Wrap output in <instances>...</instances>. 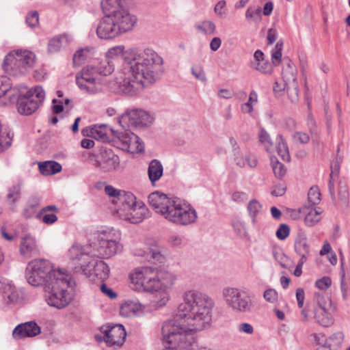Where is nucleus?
<instances>
[{"label": "nucleus", "mask_w": 350, "mask_h": 350, "mask_svg": "<svg viewBox=\"0 0 350 350\" xmlns=\"http://www.w3.org/2000/svg\"><path fill=\"white\" fill-rule=\"evenodd\" d=\"M112 139L123 150L131 153L141 152L144 150V144L140 141L137 135L133 132L125 130L124 131H116Z\"/></svg>", "instance_id": "nucleus-15"}, {"label": "nucleus", "mask_w": 350, "mask_h": 350, "mask_svg": "<svg viewBox=\"0 0 350 350\" xmlns=\"http://www.w3.org/2000/svg\"><path fill=\"white\" fill-rule=\"evenodd\" d=\"M234 162L239 167H245L247 165L251 168H254L258 165L256 157L251 152L243 154L241 152H237L234 154Z\"/></svg>", "instance_id": "nucleus-29"}, {"label": "nucleus", "mask_w": 350, "mask_h": 350, "mask_svg": "<svg viewBox=\"0 0 350 350\" xmlns=\"http://www.w3.org/2000/svg\"><path fill=\"white\" fill-rule=\"evenodd\" d=\"M101 334H95V339L101 342L105 341L107 345L117 348L121 347L126 339V333L120 324L103 325L100 327Z\"/></svg>", "instance_id": "nucleus-13"}, {"label": "nucleus", "mask_w": 350, "mask_h": 350, "mask_svg": "<svg viewBox=\"0 0 350 350\" xmlns=\"http://www.w3.org/2000/svg\"><path fill=\"white\" fill-rule=\"evenodd\" d=\"M282 79L287 85V94L291 100L295 101L298 96V85L295 69L290 59H287L286 66L282 69Z\"/></svg>", "instance_id": "nucleus-19"}, {"label": "nucleus", "mask_w": 350, "mask_h": 350, "mask_svg": "<svg viewBox=\"0 0 350 350\" xmlns=\"http://www.w3.org/2000/svg\"><path fill=\"white\" fill-rule=\"evenodd\" d=\"M92 136L97 140L108 142L113 137L115 131L105 124L95 125L90 131Z\"/></svg>", "instance_id": "nucleus-28"}, {"label": "nucleus", "mask_w": 350, "mask_h": 350, "mask_svg": "<svg viewBox=\"0 0 350 350\" xmlns=\"http://www.w3.org/2000/svg\"><path fill=\"white\" fill-rule=\"evenodd\" d=\"M27 25L33 28L36 27L39 23V14L37 11H32L29 12L26 16Z\"/></svg>", "instance_id": "nucleus-56"}, {"label": "nucleus", "mask_w": 350, "mask_h": 350, "mask_svg": "<svg viewBox=\"0 0 350 350\" xmlns=\"http://www.w3.org/2000/svg\"><path fill=\"white\" fill-rule=\"evenodd\" d=\"M39 205V199L36 197L31 198L27 204V208L24 211L23 215L26 217H29L36 211V207Z\"/></svg>", "instance_id": "nucleus-52"}, {"label": "nucleus", "mask_w": 350, "mask_h": 350, "mask_svg": "<svg viewBox=\"0 0 350 350\" xmlns=\"http://www.w3.org/2000/svg\"><path fill=\"white\" fill-rule=\"evenodd\" d=\"M46 224L50 225L57 220V217L55 213H44L41 216H38Z\"/></svg>", "instance_id": "nucleus-63"}, {"label": "nucleus", "mask_w": 350, "mask_h": 350, "mask_svg": "<svg viewBox=\"0 0 350 350\" xmlns=\"http://www.w3.org/2000/svg\"><path fill=\"white\" fill-rule=\"evenodd\" d=\"M147 255L154 262H162L164 260V256L161 254L159 247L157 245L149 248Z\"/></svg>", "instance_id": "nucleus-49"}, {"label": "nucleus", "mask_w": 350, "mask_h": 350, "mask_svg": "<svg viewBox=\"0 0 350 350\" xmlns=\"http://www.w3.org/2000/svg\"><path fill=\"white\" fill-rule=\"evenodd\" d=\"M0 295L8 304L17 303L21 298L16 287L10 283L0 282Z\"/></svg>", "instance_id": "nucleus-26"}, {"label": "nucleus", "mask_w": 350, "mask_h": 350, "mask_svg": "<svg viewBox=\"0 0 350 350\" xmlns=\"http://www.w3.org/2000/svg\"><path fill=\"white\" fill-rule=\"evenodd\" d=\"M44 98L45 92L40 86L25 91L18 101V113L25 116L33 113L44 101Z\"/></svg>", "instance_id": "nucleus-11"}, {"label": "nucleus", "mask_w": 350, "mask_h": 350, "mask_svg": "<svg viewBox=\"0 0 350 350\" xmlns=\"http://www.w3.org/2000/svg\"><path fill=\"white\" fill-rule=\"evenodd\" d=\"M57 273H65L61 269H53L52 264L44 259H35L29 262L26 269V278L33 286H46L49 280L57 278Z\"/></svg>", "instance_id": "nucleus-8"}, {"label": "nucleus", "mask_w": 350, "mask_h": 350, "mask_svg": "<svg viewBox=\"0 0 350 350\" xmlns=\"http://www.w3.org/2000/svg\"><path fill=\"white\" fill-rule=\"evenodd\" d=\"M322 210L320 208L311 209L305 216L304 222L308 226H314L321 220Z\"/></svg>", "instance_id": "nucleus-38"}, {"label": "nucleus", "mask_w": 350, "mask_h": 350, "mask_svg": "<svg viewBox=\"0 0 350 350\" xmlns=\"http://www.w3.org/2000/svg\"><path fill=\"white\" fill-rule=\"evenodd\" d=\"M330 305L331 299L328 297L319 292L314 293L312 303L307 304L301 311L302 320L306 322L313 317L319 325L329 327L334 323L332 315L328 312Z\"/></svg>", "instance_id": "nucleus-6"}, {"label": "nucleus", "mask_w": 350, "mask_h": 350, "mask_svg": "<svg viewBox=\"0 0 350 350\" xmlns=\"http://www.w3.org/2000/svg\"><path fill=\"white\" fill-rule=\"evenodd\" d=\"M149 212L145 204L139 201L133 207L129 208L126 212H120L121 219L129 221L132 224H138L148 216Z\"/></svg>", "instance_id": "nucleus-20"}, {"label": "nucleus", "mask_w": 350, "mask_h": 350, "mask_svg": "<svg viewBox=\"0 0 350 350\" xmlns=\"http://www.w3.org/2000/svg\"><path fill=\"white\" fill-rule=\"evenodd\" d=\"M308 202L312 205L317 204L321 201V193L317 187H312L308 193Z\"/></svg>", "instance_id": "nucleus-51"}, {"label": "nucleus", "mask_w": 350, "mask_h": 350, "mask_svg": "<svg viewBox=\"0 0 350 350\" xmlns=\"http://www.w3.org/2000/svg\"><path fill=\"white\" fill-rule=\"evenodd\" d=\"M247 211L254 224L256 222V217L262 211V206L256 200H252L247 204Z\"/></svg>", "instance_id": "nucleus-41"}, {"label": "nucleus", "mask_w": 350, "mask_h": 350, "mask_svg": "<svg viewBox=\"0 0 350 350\" xmlns=\"http://www.w3.org/2000/svg\"><path fill=\"white\" fill-rule=\"evenodd\" d=\"M13 134L10 132H1V125L0 124V152L8 149L12 140Z\"/></svg>", "instance_id": "nucleus-46"}, {"label": "nucleus", "mask_w": 350, "mask_h": 350, "mask_svg": "<svg viewBox=\"0 0 350 350\" xmlns=\"http://www.w3.org/2000/svg\"><path fill=\"white\" fill-rule=\"evenodd\" d=\"M258 102V94L254 90H252L249 95V98L247 102L243 103L241 109V111L244 113H251L253 111V106Z\"/></svg>", "instance_id": "nucleus-44"}, {"label": "nucleus", "mask_w": 350, "mask_h": 350, "mask_svg": "<svg viewBox=\"0 0 350 350\" xmlns=\"http://www.w3.org/2000/svg\"><path fill=\"white\" fill-rule=\"evenodd\" d=\"M283 48V42L279 41L271 51V64L274 66H278L281 62L282 51Z\"/></svg>", "instance_id": "nucleus-45"}, {"label": "nucleus", "mask_w": 350, "mask_h": 350, "mask_svg": "<svg viewBox=\"0 0 350 350\" xmlns=\"http://www.w3.org/2000/svg\"><path fill=\"white\" fill-rule=\"evenodd\" d=\"M214 300L196 290L186 291L175 317L161 328L164 350H190L196 342L193 331L208 328L212 322Z\"/></svg>", "instance_id": "nucleus-1"}, {"label": "nucleus", "mask_w": 350, "mask_h": 350, "mask_svg": "<svg viewBox=\"0 0 350 350\" xmlns=\"http://www.w3.org/2000/svg\"><path fill=\"white\" fill-rule=\"evenodd\" d=\"M332 284V280L330 278L327 276L323 277L319 279L315 282V286L321 290L327 289Z\"/></svg>", "instance_id": "nucleus-60"}, {"label": "nucleus", "mask_w": 350, "mask_h": 350, "mask_svg": "<svg viewBox=\"0 0 350 350\" xmlns=\"http://www.w3.org/2000/svg\"><path fill=\"white\" fill-rule=\"evenodd\" d=\"M156 294L154 299L152 301V306L159 308L166 305L170 299V293L166 289H160L154 291Z\"/></svg>", "instance_id": "nucleus-36"}, {"label": "nucleus", "mask_w": 350, "mask_h": 350, "mask_svg": "<svg viewBox=\"0 0 350 350\" xmlns=\"http://www.w3.org/2000/svg\"><path fill=\"white\" fill-rule=\"evenodd\" d=\"M155 291L166 289L171 287L175 280L174 276L167 271H157L154 269Z\"/></svg>", "instance_id": "nucleus-27"}, {"label": "nucleus", "mask_w": 350, "mask_h": 350, "mask_svg": "<svg viewBox=\"0 0 350 350\" xmlns=\"http://www.w3.org/2000/svg\"><path fill=\"white\" fill-rule=\"evenodd\" d=\"M70 41L66 35H60L51 38L48 43V51L51 53L58 52L62 47L66 46Z\"/></svg>", "instance_id": "nucleus-33"}, {"label": "nucleus", "mask_w": 350, "mask_h": 350, "mask_svg": "<svg viewBox=\"0 0 350 350\" xmlns=\"http://www.w3.org/2000/svg\"><path fill=\"white\" fill-rule=\"evenodd\" d=\"M21 187L20 184L14 185L8 188L6 199L9 204H14L19 200L21 198Z\"/></svg>", "instance_id": "nucleus-42"}, {"label": "nucleus", "mask_w": 350, "mask_h": 350, "mask_svg": "<svg viewBox=\"0 0 350 350\" xmlns=\"http://www.w3.org/2000/svg\"><path fill=\"white\" fill-rule=\"evenodd\" d=\"M261 12L262 10L260 7L257 8L250 7L245 12V18L247 21L252 20L256 23H259L261 21Z\"/></svg>", "instance_id": "nucleus-48"}, {"label": "nucleus", "mask_w": 350, "mask_h": 350, "mask_svg": "<svg viewBox=\"0 0 350 350\" xmlns=\"http://www.w3.org/2000/svg\"><path fill=\"white\" fill-rule=\"evenodd\" d=\"M148 201L155 213L175 224L187 226L197 219L196 210L179 198H169L166 194L157 191L148 196Z\"/></svg>", "instance_id": "nucleus-4"}, {"label": "nucleus", "mask_w": 350, "mask_h": 350, "mask_svg": "<svg viewBox=\"0 0 350 350\" xmlns=\"http://www.w3.org/2000/svg\"><path fill=\"white\" fill-rule=\"evenodd\" d=\"M19 253L26 258L38 255L40 250L36 239L29 235L22 237L19 245Z\"/></svg>", "instance_id": "nucleus-25"}, {"label": "nucleus", "mask_w": 350, "mask_h": 350, "mask_svg": "<svg viewBox=\"0 0 350 350\" xmlns=\"http://www.w3.org/2000/svg\"><path fill=\"white\" fill-rule=\"evenodd\" d=\"M273 64L268 60L264 59L259 62H252V67L264 75H271L273 72Z\"/></svg>", "instance_id": "nucleus-43"}, {"label": "nucleus", "mask_w": 350, "mask_h": 350, "mask_svg": "<svg viewBox=\"0 0 350 350\" xmlns=\"http://www.w3.org/2000/svg\"><path fill=\"white\" fill-rule=\"evenodd\" d=\"M152 117L142 109H128L118 118L119 124L124 129L147 126L152 123Z\"/></svg>", "instance_id": "nucleus-14"}, {"label": "nucleus", "mask_w": 350, "mask_h": 350, "mask_svg": "<svg viewBox=\"0 0 350 350\" xmlns=\"http://www.w3.org/2000/svg\"><path fill=\"white\" fill-rule=\"evenodd\" d=\"M277 151L278 155L284 161H289L291 157L288 152V148L286 143L284 141L282 136L279 135L277 138Z\"/></svg>", "instance_id": "nucleus-40"}, {"label": "nucleus", "mask_w": 350, "mask_h": 350, "mask_svg": "<svg viewBox=\"0 0 350 350\" xmlns=\"http://www.w3.org/2000/svg\"><path fill=\"white\" fill-rule=\"evenodd\" d=\"M97 241L98 243H95L92 255L100 258H110L122 250V245L120 243H115L114 241L105 242V241Z\"/></svg>", "instance_id": "nucleus-22"}, {"label": "nucleus", "mask_w": 350, "mask_h": 350, "mask_svg": "<svg viewBox=\"0 0 350 350\" xmlns=\"http://www.w3.org/2000/svg\"><path fill=\"white\" fill-rule=\"evenodd\" d=\"M307 124L308 126V129L311 134L312 140L314 143H318V140L319 138V134L317 129V124L314 119L313 118L312 114H309L308 116L307 119Z\"/></svg>", "instance_id": "nucleus-47"}, {"label": "nucleus", "mask_w": 350, "mask_h": 350, "mask_svg": "<svg viewBox=\"0 0 350 350\" xmlns=\"http://www.w3.org/2000/svg\"><path fill=\"white\" fill-rule=\"evenodd\" d=\"M120 232L113 228L100 231L98 233L97 241H105V242L120 243Z\"/></svg>", "instance_id": "nucleus-35"}, {"label": "nucleus", "mask_w": 350, "mask_h": 350, "mask_svg": "<svg viewBox=\"0 0 350 350\" xmlns=\"http://www.w3.org/2000/svg\"><path fill=\"white\" fill-rule=\"evenodd\" d=\"M163 168L161 162L153 159L149 163L148 168V177L151 183L159 180L163 175Z\"/></svg>", "instance_id": "nucleus-32"}, {"label": "nucleus", "mask_w": 350, "mask_h": 350, "mask_svg": "<svg viewBox=\"0 0 350 350\" xmlns=\"http://www.w3.org/2000/svg\"><path fill=\"white\" fill-rule=\"evenodd\" d=\"M123 60L118 83L120 91L128 96L139 94L146 81L152 83L163 73V59L150 49H129L123 53Z\"/></svg>", "instance_id": "nucleus-2"}, {"label": "nucleus", "mask_w": 350, "mask_h": 350, "mask_svg": "<svg viewBox=\"0 0 350 350\" xmlns=\"http://www.w3.org/2000/svg\"><path fill=\"white\" fill-rule=\"evenodd\" d=\"M98 166L104 172L116 170L120 165V159L112 150L102 149L97 160Z\"/></svg>", "instance_id": "nucleus-21"}, {"label": "nucleus", "mask_w": 350, "mask_h": 350, "mask_svg": "<svg viewBox=\"0 0 350 350\" xmlns=\"http://www.w3.org/2000/svg\"><path fill=\"white\" fill-rule=\"evenodd\" d=\"M123 191L116 189L115 187L111 185H107L105 187V193L109 197H113L115 199L113 200V203H117V200L120 196Z\"/></svg>", "instance_id": "nucleus-58"}, {"label": "nucleus", "mask_w": 350, "mask_h": 350, "mask_svg": "<svg viewBox=\"0 0 350 350\" xmlns=\"http://www.w3.org/2000/svg\"><path fill=\"white\" fill-rule=\"evenodd\" d=\"M133 288L138 291L153 292L155 291L154 268L142 267L135 268L129 274Z\"/></svg>", "instance_id": "nucleus-12"}, {"label": "nucleus", "mask_w": 350, "mask_h": 350, "mask_svg": "<svg viewBox=\"0 0 350 350\" xmlns=\"http://www.w3.org/2000/svg\"><path fill=\"white\" fill-rule=\"evenodd\" d=\"M80 270L91 280L105 281L110 273L109 267L101 260H94L88 265H81Z\"/></svg>", "instance_id": "nucleus-16"}, {"label": "nucleus", "mask_w": 350, "mask_h": 350, "mask_svg": "<svg viewBox=\"0 0 350 350\" xmlns=\"http://www.w3.org/2000/svg\"><path fill=\"white\" fill-rule=\"evenodd\" d=\"M191 73L195 78L202 82L206 81V77L202 65H195L191 68Z\"/></svg>", "instance_id": "nucleus-54"}, {"label": "nucleus", "mask_w": 350, "mask_h": 350, "mask_svg": "<svg viewBox=\"0 0 350 350\" xmlns=\"http://www.w3.org/2000/svg\"><path fill=\"white\" fill-rule=\"evenodd\" d=\"M123 46H117L109 49L106 53L105 59L100 62L98 66H95L98 77L109 75L114 71L115 62L118 56L122 55L123 58V53L125 52Z\"/></svg>", "instance_id": "nucleus-17"}, {"label": "nucleus", "mask_w": 350, "mask_h": 350, "mask_svg": "<svg viewBox=\"0 0 350 350\" xmlns=\"http://www.w3.org/2000/svg\"><path fill=\"white\" fill-rule=\"evenodd\" d=\"M76 83L83 92L89 94H96L104 88V83L101 77H98L95 66L88 65L82 68L76 75Z\"/></svg>", "instance_id": "nucleus-10"}, {"label": "nucleus", "mask_w": 350, "mask_h": 350, "mask_svg": "<svg viewBox=\"0 0 350 350\" xmlns=\"http://www.w3.org/2000/svg\"><path fill=\"white\" fill-rule=\"evenodd\" d=\"M144 308V306L138 301H126L120 308V314L124 317H130L137 314Z\"/></svg>", "instance_id": "nucleus-31"}, {"label": "nucleus", "mask_w": 350, "mask_h": 350, "mask_svg": "<svg viewBox=\"0 0 350 350\" xmlns=\"http://www.w3.org/2000/svg\"><path fill=\"white\" fill-rule=\"evenodd\" d=\"M271 166L273 172L277 178H282L286 174V170L284 165L278 161L271 159Z\"/></svg>", "instance_id": "nucleus-53"}, {"label": "nucleus", "mask_w": 350, "mask_h": 350, "mask_svg": "<svg viewBox=\"0 0 350 350\" xmlns=\"http://www.w3.org/2000/svg\"><path fill=\"white\" fill-rule=\"evenodd\" d=\"M294 250L299 257V260L307 261L311 256V247L304 232L299 231L296 235L294 241Z\"/></svg>", "instance_id": "nucleus-23"}, {"label": "nucleus", "mask_w": 350, "mask_h": 350, "mask_svg": "<svg viewBox=\"0 0 350 350\" xmlns=\"http://www.w3.org/2000/svg\"><path fill=\"white\" fill-rule=\"evenodd\" d=\"M36 62V55L28 50H17L8 53L3 62V70L10 76L19 77L29 72Z\"/></svg>", "instance_id": "nucleus-7"}, {"label": "nucleus", "mask_w": 350, "mask_h": 350, "mask_svg": "<svg viewBox=\"0 0 350 350\" xmlns=\"http://www.w3.org/2000/svg\"><path fill=\"white\" fill-rule=\"evenodd\" d=\"M57 278L49 280L44 286L45 299L49 306L62 309L71 301L67 288L72 286L75 282L66 273H57Z\"/></svg>", "instance_id": "nucleus-5"}, {"label": "nucleus", "mask_w": 350, "mask_h": 350, "mask_svg": "<svg viewBox=\"0 0 350 350\" xmlns=\"http://www.w3.org/2000/svg\"><path fill=\"white\" fill-rule=\"evenodd\" d=\"M69 256L70 258L75 259H80L82 257H85L87 255L82 252V248L79 245H74L69 250Z\"/></svg>", "instance_id": "nucleus-57"}, {"label": "nucleus", "mask_w": 350, "mask_h": 350, "mask_svg": "<svg viewBox=\"0 0 350 350\" xmlns=\"http://www.w3.org/2000/svg\"><path fill=\"white\" fill-rule=\"evenodd\" d=\"M290 234V227L286 224H281L276 230L275 235L280 240H285Z\"/></svg>", "instance_id": "nucleus-55"}, {"label": "nucleus", "mask_w": 350, "mask_h": 350, "mask_svg": "<svg viewBox=\"0 0 350 350\" xmlns=\"http://www.w3.org/2000/svg\"><path fill=\"white\" fill-rule=\"evenodd\" d=\"M259 141L262 144L267 151L269 152L273 148V144L269 135L264 129H261L258 135Z\"/></svg>", "instance_id": "nucleus-50"}, {"label": "nucleus", "mask_w": 350, "mask_h": 350, "mask_svg": "<svg viewBox=\"0 0 350 350\" xmlns=\"http://www.w3.org/2000/svg\"><path fill=\"white\" fill-rule=\"evenodd\" d=\"M222 295L227 306L237 313H250L254 310V302L247 292L236 287L223 289Z\"/></svg>", "instance_id": "nucleus-9"}, {"label": "nucleus", "mask_w": 350, "mask_h": 350, "mask_svg": "<svg viewBox=\"0 0 350 350\" xmlns=\"http://www.w3.org/2000/svg\"><path fill=\"white\" fill-rule=\"evenodd\" d=\"M40 333V327L33 321L26 322L18 325L12 331V337L14 339H21L26 337H33Z\"/></svg>", "instance_id": "nucleus-24"}, {"label": "nucleus", "mask_w": 350, "mask_h": 350, "mask_svg": "<svg viewBox=\"0 0 350 350\" xmlns=\"http://www.w3.org/2000/svg\"><path fill=\"white\" fill-rule=\"evenodd\" d=\"M124 5L125 0H105L102 3L104 16L96 29L98 38L112 39L133 29L137 19Z\"/></svg>", "instance_id": "nucleus-3"}, {"label": "nucleus", "mask_w": 350, "mask_h": 350, "mask_svg": "<svg viewBox=\"0 0 350 350\" xmlns=\"http://www.w3.org/2000/svg\"><path fill=\"white\" fill-rule=\"evenodd\" d=\"M344 335L342 332H336L327 338L325 341V347L328 350H336L342 342Z\"/></svg>", "instance_id": "nucleus-37"}, {"label": "nucleus", "mask_w": 350, "mask_h": 350, "mask_svg": "<svg viewBox=\"0 0 350 350\" xmlns=\"http://www.w3.org/2000/svg\"><path fill=\"white\" fill-rule=\"evenodd\" d=\"M26 88L18 89L11 87L10 79L5 77H0V103L3 105H10L18 101Z\"/></svg>", "instance_id": "nucleus-18"}, {"label": "nucleus", "mask_w": 350, "mask_h": 350, "mask_svg": "<svg viewBox=\"0 0 350 350\" xmlns=\"http://www.w3.org/2000/svg\"><path fill=\"white\" fill-rule=\"evenodd\" d=\"M263 297L266 301L274 303L278 299V293L275 289L269 288L264 292Z\"/></svg>", "instance_id": "nucleus-61"}, {"label": "nucleus", "mask_w": 350, "mask_h": 350, "mask_svg": "<svg viewBox=\"0 0 350 350\" xmlns=\"http://www.w3.org/2000/svg\"><path fill=\"white\" fill-rule=\"evenodd\" d=\"M39 170L42 175H52L59 172L62 165L54 161H46L39 163Z\"/></svg>", "instance_id": "nucleus-34"}, {"label": "nucleus", "mask_w": 350, "mask_h": 350, "mask_svg": "<svg viewBox=\"0 0 350 350\" xmlns=\"http://www.w3.org/2000/svg\"><path fill=\"white\" fill-rule=\"evenodd\" d=\"M293 139L295 142L300 143L301 144H306L309 142V135L304 132L297 131L293 135Z\"/></svg>", "instance_id": "nucleus-59"}, {"label": "nucleus", "mask_w": 350, "mask_h": 350, "mask_svg": "<svg viewBox=\"0 0 350 350\" xmlns=\"http://www.w3.org/2000/svg\"><path fill=\"white\" fill-rule=\"evenodd\" d=\"M138 202L136 200V197L132 193L123 191L117 200V203L120 204L119 208L117 209L118 215L120 216L121 211L126 212Z\"/></svg>", "instance_id": "nucleus-30"}, {"label": "nucleus", "mask_w": 350, "mask_h": 350, "mask_svg": "<svg viewBox=\"0 0 350 350\" xmlns=\"http://www.w3.org/2000/svg\"><path fill=\"white\" fill-rule=\"evenodd\" d=\"M231 198L235 202L241 203L247 200V194L243 191H234Z\"/></svg>", "instance_id": "nucleus-64"}, {"label": "nucleus", "mask_w": 350, "mask_h": 350, "mask_svg": "<svg viewBox=\"0 0 350 350\" xmlns=\"http://www.w3.org/2000/svg\"><path fill=\"white\" fill-rule=\"evenodd\" d=\"M85 58V50L83 49L77 50L73 55V64L75 66H80Z\"/></svg>", "instance_id": "nucleus-62"}, {"label": "nucleus", "mask_w": 350, "mask_h": 350, "mask_svg": "<svg viewBox=\"0 0 350 350\" xmlns=\"http://www.w3.org/2000/svg\"><path fill=\"white\" fill-rule=\"evenodd\" d=\"M195 28L200 33L205 35L215 34L216 31V26L211 21H204L202 22L196 23Z\"/></svg>", "instance_id": "nucleus-39"}]
</instances>
